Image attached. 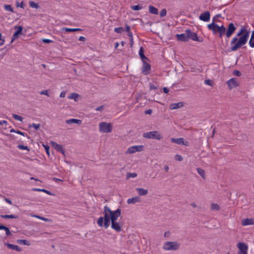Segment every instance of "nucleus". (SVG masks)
<instances>
[{"label":"nucleus","instance_id":"obj_1","mask_svg":"<svg viewBox=\"0 0 254 254\" xmlns=\"http://www.w3.org/2000/svg\"><path fill=\"white\" fill-rule=\"evenodd\" d=\"M250 31L246 27L240 29L236 37H234L231 41V50L236 51L242 46L245 45L250 36Z\"/></svg>","mask_w":254,"mask_h":254},{"label":"nucleus","instance_id":"obj_2","mask_svg":"<svg viewBox=\"0 0 254 254\" xmlns=\"http://www.w3.org/2000/svg\"><path fill=\"white\" fill-rule=\"evenodd\" d=\"M105 222L104 226L107 228L110 225V222L113 223L117 221L121 215V210L117 209L115 211H112L107 206L104 208Z\"/></svg>","mask_w":254,"mask_h":254},{"label":"nucleus","instance_id":"obj_3","mask_svg":"<svg viewBox=\"0 0 254 254\" xmlns=\"http://www.w3.org/2000/svg\"><path fill=\"white\" fill-rule=\"evenodd\" d=\"M209 30L212 31L213 33L215 34L218 33L220 37H222L225 33L226 28L223 25L218 26L215 23L214 19H213L212 22L207 25Z\"/></svg>","mask_w":254,"mask_h":254},{"label":"nucleus","instance_id":"obj_4","mask_svg":"<svg viewBox=\"0 0 254 254\" xmlns=\"http://www.w3.org/2000/svg\"><path fill=\"white\" fill-rule=\"evenodd\" d=\"M180 247V244L177 242H166L163 246V249L166 251H175Z\"/></svg>","mask_w":254,"mask_h":254},{"label":"nucleus","instance_id":"obj_5","mask_svg":"<svg viewBox=\"0 0 254 254\" xmlns=\"http://www.w3.org/2000/svg\"><path fill=\"white\" fill-rule=\"evenodd\" d=\"M143 137L148 139H154L161 140L163 138L162 135L158 131H152L145 132L143 134Z\"/></svg>","mask_w":254,"mask_h":254},{"label":"nucleus","instance_id":"obj_6","mask_svg":"<svg viewBox=\"0 0 254 254\" xmlns=\"http://www.w3.org/2000/svg\"><path fill=\"white\" fill-rule=\"evenodd\" d=\"M113 129V126L111 123L101 122L99 124V130L100 132L109 133Z\"/></svg>","mask_w":254,"mask_h":254},{"label":"nucleus","instance_id":"obj_7","mask_svg":"<svg viewBox=\"0 0 254 254\" xmlns=\"http://www.w3.org/2000/svg\"><path fill=\"white\" fill-rule=\"evenodd\" d=\"M143 145H134L129 147L126 153L127 154H132L136 152H140L143 150Z\"/></svg>","mask_w":254,"mask_h":254},{"label":"nucleus","instance_id":"obj_8","mask_svg":"<svg viewBox=\"0 0 254 254\" xmlns=\"http://www.w3.org/2000/svg\"><path fill=\"white\" fill-rule=\"evenodd\" d=\"M227 84L230 90L237 87L239 85V82L237 78H233L227 81Z\"/></svg>","mask_w":254,"mask_h":254},{"label":"nucleus","instance_id":"obj_9","mask_svg":"<svg viewBox=\"0 0 254 254\" xmlns=\"http://www.w3.org/2000/svg\"><path fill=\"white\" fill-rule=\"evenodd\" d=\"M14 28L16 30L13 35L11 42H12L15 39L18 38L19 34H22V31L23 30V27L21 26H15Z\"/></svg>","mask_w":254,"mask_h":254},{"label":"nucleus","instance_id":"obj_10","mask_svg":"<svg viewBox=\"0 0 254 254\" xmlns=\"http://www.w3.org/2000/svg\"><path fill=\"white\" fill-rule=\"evenodd\" d=\"M146 61L147 60L142 61L143 66L141 68L142 72L145 75H147L149 73L151 68L150 65L146 62Z\"/></svg>","mask_w":254,"mask_h":254},{"label":"nucleus","instance_id":"obj_11","mask_svg":"<svg viewBox=\"0 0 254 254\" xmlns=\"http://www.w3.org/2000/svg\"><path fill=\"white\" fill-rule=\"evenodd\" d=\"M236 27L233 23H231L229 24L228 28L226 31L225 33L228 38L230 37L236 30Z\"/></svg>","mask_w":254,"mask_h":254},{"label":"nucleus","instance_id":"obj_12","mask_svg":"<svg viewBox=\"0 0 254 254\" xmlns=\"http://www.w3.org/2000/svg\"><path fill=\"white\" fill-rule=\"evenodd\" d=\"M171 141L172 142L178 144H183L185 146H189V143L188 141H185L184 139L183 138H172L171 139Z\"/></svg>","mask_w":254,"mask_h":254},{"label":"nucleus","instance_id":"obj_13","mask_svg":"<svg viewBox=\"0 0 254 254\" xmlns=\"http://www.w3.org/2000/svg\"><path fill=\"white\" fill-rule=\"evenodd\" d=\"M199 18L201 21L208 22L210 19V13L208 11H205L199 15Z\"/></svg>","mask_w":254,"mask_h":254},{"label":"nucleus","instance_id":"obj_14","mask_svg":"<svg viewBox=\"0 0 254 254\" xmlns=\"http://www.w3.org/2000/svg\"><path fill=\"white\" fill-rule=\"evenodd\" d=\"M186 32L188 34V40L189 39H191L193 41H198V38L196 34L194 32H192L190 30H186Z\"/></svg>","mask_w":254,"mask_h":254},{"label":"nucleus","instance_id":"obj_15","mask_svg":"<svg viewBox=\"0 0 254 254\" xmlns=\"http://www.w3.org/2000/svg\"><path fill=\"white\" fill-rule=\"evenodd\" d=\"M237 247L242 254H247L248 247L243 243H240L237 245Z\"/></svg>","mask_w":254,"mask_h":254},{"label":"nucleus","instance_id":"obj_16","mask_svg":"<svg viewBox=\"0 0 254 254\" xmlns=\"http://www.w3.org/2000/svg\"><path fill=\"white\" fill-rule=\"evenodd\" d=\"M111 228L118 232L122 231V226L121 224L117 221L111 223Z\"/></svg>","mask_w":254,"mask_h":254},{"label":"nucleus","instance_id":"obj_17","mask_svg":"<svg viewBox=\"0 0 254 254\" xmlns=\"http://www.w3.org/2000/svg\"><path fill=\"white\" fill-rule=\"evenodd\" d=\"M242 225L243 226H247L250 225H254V218H247L244 219L242 221Z\"/></svg>","mask_w":254,"mask_h":254},{"label":"nucleus","instance_id":"obj_18","mask_svg":"<svg viewBox=\"0 0 254 254\" xmlns=\"http://www.w3.org/2000/svg\"><path fill=\"white\" fill-rule=\"evenodd\" d=\"M140 201L141 199L138 196H135L134 197L129 198L127 200V203L128 204H135L137 202H140Z\"/></svg>","mask_w":254,"mask_h":254},{"label":"nucleus","instance_id":"obj_19","mask_svg":"<svg viewBox=\"0 0 254 254\" xmlns=\"http://www.w3.org/2000/svg\"><path fill=\"white\" fill-rule=\"evenodd\" d=\"M176 37L178 40L181 41H187L188 40V36L186 32V31H185V33L181 34H177Z\"/></svg>","mask_w":254,"mask_h":254},{"label":"nucleus","instance_id":"obj_20","mask_svg":"<svg viewBox=\"0 0 254 254\" xmlns=\"http://www.w3.org/2000/svg\"><path fill=\"white\" fill-rule=\"evenodd\" d=\"M184 104L183 102H179L176 103H172L170 105V109L171 110H175L179 109L182 107H183Z\"/></svg>","mask_w":254,"mask_h":254},{"label":"nucleus","instance_id":"obj_21","mask_svg":"<svg viewBox=\"0 0 254 254\" xmlns=\"http://www.w3.org/2000/svg\"><path fill=\"white\" fill-rule=\"evenodd\" d=\"M51 143L55 149L60 152L64 153V151L63 149V147L61 144H59L53 141H51Z\"/></svg>","mask_w":254,"mask_h":254},{"label":"nucleus","instance_id":"obj_22","mask_svg":"<svg viewBox=\"0 0 254 254\" xmlns=\"http://www.w3.org/2000/svg\"><path fill=\"white\" fill-rule=\"evenodd\" d=\"M65 123L67 124H76L80 125L81 123V121L78 119H71L66 120Z\"/></svg>","mask_w":254,"mask_h":254},{"label":"nucleus","instance_id":"obj_23","mask_svg":"<svg viewBox=\"0 0 254 254\" xmlns=\"http://www.w3.org/2000/svg\"><path fill=\"white\" fill-rule=\"evenodd\" d=\"M136 191L139 195H145L148 193V190L142 188H136Z\"/></svg>","mask_w":254,"mask_h":254},{"label":"nucleus","instance_id":"obj_24","mask_svg":"<svg viewBox=\"0 0 254 254\" xmlns=\"http://www.w3.org/2000/svg\"><path fill=\"white\" fill-rule=\"evenodd\" d=\"M62 31H65L66 32H71L81 31V29L80 28H70L64 27L62 29Z\"/></svg>","mask_w":254,"mask_h":254},{"label":"nucleus","instance_id":"obj_25","mask_svg":"<svg viewBox=\"0 0 254 254\" xmlns=\"http://www.w3.org/2000/svg\"><path fill=\"white\" fill-rule=\"evenodd\" d=\"M7 246L8 248L12 249V250H15L17 252L21 251V249L17 245L10 244H7Z\"/></svg>","mask_w":254,"mask_h":254},{"label":"nucleus","instance_id":"obj_26","mask_svg":"<svg viewBox=\"0 0 254 254\" xmlns=\"http://www.w3.org/2000/svg\"><path fill=\"white\" fill-rule=\"evenodd\" d=\"M149 11L150 13H152V14H158V9L156 7H155L152 5L149 6Z\"/></svg>","mask_w":254,"mask_h":254},{"label":"nucleus","instance_id":"obj_27","mask_svg":"<svg viewBox=\"0 0 254 254\" xmlns=\"http://www.w3.org/2000/svg\"><path fill=\"white\" fill-rule=\"evenodd\" d=\"M0 217L3 218H10V219H16L18 218V216L14 215H1Z\"/></svg>","mask_w":254,"mask_h":254},{"label":"nucleus","instance_id":"obj_28","mask_svg":"<svg viewBox=\"0 0 254 254\" xmlns=\"http://www.w3.org/2000/svg\"><path fill=\"white\" fill-rule=\"evenodd\" d=\"M139 54L142 61L145 60H148V59L146 57H145L144 55L143 54V49L142 47L140 48Z\"/></svg>","mask_w":254,"mask_h":254},{"label":"nucleus","instance_id":"obj_29","mask_svg":"<svg viewBox=\"0 0 254 254\" xmlns=\"http://www.w3.org/2000/svg\"><path fill=\"white\" fill-rule=\"evenodd\" d=\"M249 45L252 48L254 47V30L252 32V34L249 41Z\"/></svg>","mask_w":254,"mask_h":254},{"label":"nucleus","instance_id":"obj_30","mask_svg":"<svg viewBox=\"0 0 254 254\" xmlns=\"http://www.w3.org/2000/svg\"><path fill=\"white\" fill-rule=\"evenodd\" d=\"M79 95L78 94L75 93H72L70 94L68 98L70 99H73L75 101H76Z\"/></svg>","mask_w":254,"mask_h":254},{"label":"nucleus","instance_id":"obj_31","mask_svg":"<svg viewBox=\"0 0 254 254\" xmlns=\"http://www.w3.org/2000/svg\"><path fill=\"white\" fill-rule=\"evenodd\" d=\"M3 7L6 11H10L12 12H14L13 9L11 5L5 4L4 5Z\"/></svg>","mask_w":254,"mask_h":254},{"label":"nucleus","instance_id":"obj_32","mask_svg":"<svg viewBox=\"0 0 254 254\" xmlns=\"http://www.w3.org/2000/svg\"><path fill=\"white\" fill-rule=\"evenodd\" d=\"M29 5L31 7L34 8H38L39 7V5L38 3H36L34 1H31L29 2Z\"/></svg>","mask_w":254,"mask_h":254},{"label":"nucleus","instance_id":"obj_33","mask_svg":"<svg viewBox=\"0 0 254 254\" xmlns=\"http://www.w3.org/2000/svg\"><path fill=\"white\" fill-rule=\"evenodd\" d=\"M197 173L203 178H205V171L204 170L201 168L197 169Z\"/></svg>","mask_w":254,"mask_h":254},{"label":"nucleus","instance_id":"obj_34","mask_svg":"<svg viewBox=\"0 0 254 254\" xmlns=\"http://www.w3.org/2000/svg\"><path fill=\"white\" fill-rule=\"evenodd\" d=\"M211 209L213 210H218L220 209L219 205L216 203H212L211 205Z\"/></svg>","mask_w":254,"mask_h":254},{"label":"nucleus","instance_id":"obj_35","mask_svg":"<svg viewBox=\"0 0 254 254\" xmlns=\"http://www.w3.org/2000/svg\"><path fill=\"white\" fill-rule=\"evenodd\" d=\"M104 220H105L104 217H100L97 220V224L99 226H102L103 225Z\"/></svg>","mask_w":254,"mask_h":254},{"label":"nucleus","instance_id":"obj_36","mask_svg":"<svg viewBox=\"0 0 254 254\" xmlns=\"http://www.w3.org/2000/svg\"><path fill=\"white\" fill-rule=\"evenodd\" d=\"M29 127H33L36 130H38L40 127V124H32L31 125H29Z\"/></svg>","mask_w":254,"mask_h":254},{"label":"nucleus","instance_id":"obj_37","mask_svg":"<svg viewBox=\"0 0 254 254\" xmlns=\"http://www.w3.org/2000/svg\"><path fill=\"white\" fill-rule=\"evenodd\" d=\"M33 190L34 191L44 192H46V193L50 194V195L51 194V192L50 191H49L46 190H45V189H34Z\"/></svg>","mask_w":254,"mask_h":254},{"label":"nucleus","instance_id":"obj_38","mask_svg":"<svg viewBox=\"0 0 254 254\" xmlns=\"http://www.w3.org/2000/svg\"><path fill=\"white\" fill-rule=\"evenodd\" d=\"M18 243L20 244H23L25 245H29V243L26 240H18L17 241Z\"/></svg>","mask_w":254,"mask_h":254},{"label":"nucleus","instance_id":"obj_39","mask_svg":"<svg viewBox=\"0 0 254 254\" xmlns=\"http://www.w3.org/2000/svg\"><path fill=\"white\" fill-rule=\"evenodd\" d=\"M114 31L117 33H121L122 32L124 31V29L123 27H122L115 28L114 29Z\"/></svg>","mask_w":254,"mask_h":254},{"label":"nucleus","instance_id":"obj_40","mask_svg":"<svg viewBox=\"0 0 254 254\" xmlns=\"http://www.w3.org/2000/svg\"><path fill=\"white\" fill-rule=\"evenodd\" d=\"M137 176V174L135 173H128L127 175V179L130 178H135Z\"/></svg>","mask_w":254,"mask_h":254},{"label":"nucleus","instance_id":"obj_41","mask_svg":"<svg viewBox=\"0 0 254 254\" xmlns=\"http://www.w3.org/2000/svg\"><path fill=\"white\" fill-rule=\"evenodd\" d=\"M131 9L133 10H139L142 9V6L139 5L131 6Z\"/></svg>","mask_w":254,"mask_h":254},{"label":"nucleus","instance_id":"obj_42","mask_svg":"<svg viewBox=\"0 0 254 254\" xmlns=\"http://www.w3.org/2000/svg\"><path fill=\"white\" fill-rule=\"evenodd\" d=\"M12 117L16 120L21 121V122L22 121L23 118L21 116H20L18 115L13 114Z\"/></svg>","mask_w":254,"mask_h":254},{"label":"nucleus","instance_id":"obj_43","mask_svg":"<svg viewBox=\"0 0 254 254\" xmlns=\"http://www.w3.org/2000/svg\"><path fill=\"white\" fill-rule=\"evenodd\" d=\"M175 159L176 161H182L183 160V157L179 154H176L175 156Z\"/></svg>","mask_w":254,"mask_h":254},{"label":"nucleus","instance_id":"obj_44","mask_svg":"<svg viewBox=\"0 0 254 254\" xmlns=\"http://www.w3.org/2000/svg\"><path fill=\"white\" fill-rule=\"evenodd\" d=\"M3 230L5 231V234H6V235L7 236H11V233L10 231V230L8 229V228H7L6 226H5V227L3 229Z\"/></svg>","mask_w":254,"mask_h":254},{"label":"nucleus","instance_id":"obj_45","mask_svg":"<svg viewBox=\"0 0 254 254\" xmlns=\"http://www.w3.org/2000/svg\"><path fill=\"white\" fill-rule=\"evenodd\" d=\"M43 146H44V147L45 148V150L47 155L48 156H49L50 155V152H49L50 147L48 145H47L43 144Z\"/></svg>","mask_w":254,"mask_h":254},{"label":"nucleus","instance_id":"obj_46","mask_svg":"<svg viewBox=\"0 0 254 254\" xmlns=\"http://www.w3.org/2000/svg\"><path fill=\"white\" fill-rule=\"evenodd\" d=\"M167 11L166 9H162L160 13V15L161 17H163L166 15Z\"/></svg>","mask_w":254,"mask_h":254},{"label":"nucleus","instance_id":"obj_47","mask_svg":"<svg viewBox=\"0 0 254 254\" xmlns=\"http://www.w3.org/2000/svg\"><path fill=\"white\" fill-rule=\"evenodd\" d=\"M40 94L41 95H46L48 97L50 96L49 91L48 90L41 91L40 92Z\"/></svg>","mask_w":254,"mask_h":254},{"label":"nucleus","instance_id":"obj_48","mask_svg":"<svg viewBox=\"0 0 254 254\" xmlns=\"http://www.w3.org/2000/svg\"><path fill=\"white\" fill-rule=\"evenodd\" d=\"M17 147L21 150H28V147L23 145H19Z\"/></svg>","mask_w":254,"mask_h":254},{"label":"nucleus","instance_id":"obj_49","mask_svg":"<svg viewBox=\"0 0 254 254\" xmlns=\"http://www.w3.org/2000/svg\"><path fill=\"white\" fill-rule=\"evenodd\" d=\"M204 83L206 85L212 86V81L210 79H206L204 80Z\"/></svg>","mask_w":254,"mask_h":254},{"label":"nucleus","instance_id":"obj_50","mask_svg":"<svg viewBox=\"0 0 254 254\" xmlns=\"http://www.w3.org/2000/svg\"><path fill=\"white\" fill-rule=\"evenodd\" d=\"M16 6L17 7H19L21 8H24V2L23 1H22L20 3H19L18 1L16 2Z\"/></svg>","mask_w":254,"mask_h":254},{"label":"nucleus","instance_id":"obj_51","mask_svg":"<svg viewBox=\"0 0 254 254\" xmlns=\"http://www.w3.org/2000/svg\"><path fill=\"white\" fill-rule=\"evenodd\" d=\"M42 41L45 43H51L53 42V41L48 39H42Z\"/></svg>","mask_w":254,"mask_h":254},{"label":"nucleus","instance_id":"obj_52","mask_svg":"<svg viewBox=\"0 0 254 254\" xmlns=\"http://www.w3.org/2000/svg\"><path fill=\"white\" fill-rule=\"evenodd\" d=\"M233 74H234V75H235L236 76H240L241 74L240 71L237 70H234L233 71Z\"/></svg>","mask_w":254,"mask_h":254},{"label":"nucleus","instance_id":"obj_53","mask_svg":"<svg viewBox=\"0 0 254 254\" xmlns=\"http://www.w3.org/2000/svg\"><path fill=\"white\" fill-rule=\"evenodd\" d=\"M40 219L44 221H46V222H51V220L50 219H49L48 218L43 217L41 216H40Z\"/></svg>","mask_w":254,"mask_h":254},{"label":"nucleus","instance_id":"obj_54","mask_svg":"<svg viewBox=\"0 0 254 254\" xmlns=\"http://www.w3.org/2000/svg\"><path fill=\"white\" fill-rule=\"evenodd\" d=\"M104 109V106H100V107H98L96 108V111H102Z\"/></svg>","mask_w":254,"mask_h":254},{"label":"nucleus","instance_id":"obj_55","mask_svg":"<svg viewBox=\"0 0 254 254\" xmlns=\"http://www.w3.org/2000/svg\"><path fill=\"white\" fill-rule=\"evenodd\" d=\"M127 34H128V36L130 37V41H132L133 40V35H132V33L130 32H128L127 33Z\"/></svg>","mask_w":254,"mask_h":254},{"label":"nucleus","instance_id":"obj_56","mask_svg":"<svg viewBox=\"0 0 254 254\" xmlns=\"http://www.w3.org/2000/svg\"><path fill=\"white\" fill-rule=\"evenodd\" d=\"M170 232L169 231H167L164 233L165 237H169L170 236Z\"/></svg>","mask_w":254,"mask_h":254},{"label":"nucleus","instance_id":"obj_57","mask_svg":"<svg viewBox=\"0 0 254 254\" xmlns=\"http://www.w3.org/2000/svg\"><path fill=\"white\" fill-rule=\"evenodd\" d=\"M152 110L148 109L145 111V114H151L152 113Z\"/></svg>","mask_w":254,"mask_h":254},{"label":"nucleus","instance_id":"obj_58","mask_svg":"<svg viewBox=\"0 0 254 254\" xmlns=\"http://www.w3.org/2000/svg\"><path fill=\"white\" fill-rule=\"evenodd\" d=\"M7 122L6 121H0V125H7Z\"/></svg>","mask_w":254,"mask_h":254},{"label":"nucleus","instance_id":"obj_59","mask_svg":"<svg viewBox=\"0 0 254 254\" xmlns=\"http://www.w3.org/2000/svg\"><path fill=\"white\" fill-rule=\"evenodd\" d=\"M16 133H18V134H19L20 135H23V136H25V134H26V133H25L24 132H21L20 131H19V130H17L16 131Z\"/></svg>","mask_w":254,"mask_h":254},{"label":"nucleus","instance_id":"obj_60","mask_svg":"<svg viewBox=\"0 0 254 254\" xmlns=\"http://www.w3.org/2000/svg\"><path fill=\"white\" fill-rule=\"evenodd\" d=\"M4 200L7 203H8L10 204H12V201L8 198H5Z\"/></svg>","mask_w":254,"mask_h":254},{"label":"nucleus","instance_id":"obj_61","mask_svg":"<svg viewBox=\"0 0 254 254\" xmlns=\"http://www.w3.org/2000/svg\"><path fill=\"white\" fill-rule=\"evenodd\" d=\"M169 167L168 166L165 165L164 167V170H165V172H167L169 171Z\"/></svg>","mask_w":254,"mask_h":254},{"label":"nucleus","instance_id":"obj_62","mask_svg":"<svg viewBox=\"0 0 254 254\" xmlns=\"http://www.w3.org/2000/svg\"><path fill=\"white\" fill-rule=\"evenodd\" d=\"M65 96V92L64 91H62L60 94L61 97H64Z\"/></svg>","mask_w":254,"mask_h":254},{"label":"nucleus","instance_id":"obj_63","mask_svg":"<svg viewBox=\"0 0 254 254\" xmlns=\"http://www.w3.org/2000/svg\"><path fill=\"white\" fill-rule=\"evenodd\" d=\"M79 40L80 41H84L85 40V38L83 36H80L79 38Z\"/></svg>","mask_w":254,"mask_h":254},{"label":"nucleus","instance_id":"obj_64","mask_svg":"<svg viewBox=\"0 0 254 254\" xmlns=\"http://www.w3.org/2000/svg\"><path fill=\"white\" fill-rule=\"evenodd\" d=\"M163 91L165 93H167L169 92V89L167 87H164Z\"/></svg>","mask_w":254,"mask_h":254}]
</instances>
